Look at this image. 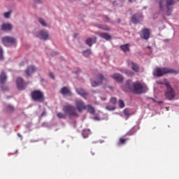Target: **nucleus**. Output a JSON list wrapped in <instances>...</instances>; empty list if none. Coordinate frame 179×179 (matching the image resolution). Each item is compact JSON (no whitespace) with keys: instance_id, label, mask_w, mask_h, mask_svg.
<instances>
[{"instance_id":"1","label":"nucleus","mask_w":179,"mask_h":179,"mask_svg":"<svg viewBox=\"0 0 179 179\" xmlns=\"http://www.w3.org/2000/svg\"><path fill=\"white\" fill-rule=\"evenodd\" d=\"M159 4V10L161 12L165 13L166 16H170L171 12H173V8L171 6L176 3V0H157Z\"/></svg>"},{"instance_id":"2","label":"nucleus","mask_w":179,"mask_h":179,"mask_svg":"<svg viewBox=\"0 0 179 179\" xmlns=\"http://www.w3.org/2000/svg\"><path fill=\"white\" fill-rule=\"evenodd\" d=\"M126 85L129 89L133 90L134 93H136V94H142V93H146V92H148L146 85L141 84L138 81L132 83L131 80H128Z\"/></svg>"},{"instance_id":"3","label":"nucleus","mask_w":179,"mask_h":179,"mask_svg":"<svg viewBox=\"0 0 179 179\" xmlns=\"http://www.w3.org/2000/svg\"><path fill=\"white\" fill-rule=\"evenodd\" d=\"M167 73H174V75H178V71L175 70L174 69L164 67L157 68L153 72L154 76H157V78H160V76H163V75H166Z\"/></svg>"},{"instance_id":"4","label":"nucleus","mask_w":179,"mask_h":179,"mask_svg":"<svg viewBox=\"0 0 179 179\" xmlns=\"http://www.w3.org/2000/svg\"><path fill=\"white\" fill-rule=\"evenodd\" d=\"M165 86L166 87V90L164 93V96L166 99L168 100H173L176 97V92H174V89L171 87V85L168 83H165Z\"/></svg>"},{"instance_id":"5","label":"nucleus","mask_w":179,"mask_h":179,"mask_svg":"<svg viewBox=\"0 0 179 179\" xmlns=\"http://www.w3.org/2000/svg\"><path fill=\"white\" fill-rule=\"evenodd\" d=\"M63 111L70 117H79V114L75 110V107L72 105H66L63 107Z\"/></svg>"},{"instance_id":"6","label":"nucleus","mask_w":179,"mask_h":179,"mask_svg":"<svg viewBox=\"0 0 179 179\" xmlns=\"http://www.w3.org/2000/svg\"><path fill=\"white\" fill-rule=\"evenodd\" d=\"M31 99L34 101H44V94L40 90H34L31 93Z\"/></svg>"},{"instance_id":"7","label":"nucleus","mask_w":179,"mask_h":179,"mask_svg":"<svg viewBox=\"0 0 179 179\" xmlns=\"http://www.w3.org/2000/svg\"><path fill=\"white\" fill-rule=\"evenodd\" d=\"M2 43L6 47L16 45V39L12 36H4L2 38Z\"/></svg>"},{"instance_id":"8","label":"nucleus","mask_w":179,"mask_h":179,"mask_svg":"<svg viewBox=\"0 0 179 179\" xmlns=\"http://www.w3.org/2000/svg\"><path fill=\"white\" fill-rule=\"evenodd\" d=\"M97 81H91V85L92 87H97V86H100V85L103 84V80H107V78L104 77L102 73H99L96 76Z\"/></svg>"},{"instance_id":"9","label":"nucleus","mask_w":179,"mask_h":179,"mask_svg":"<svg viewBox=\"0 0 179 179\" xmlns=\"http://www.w3.org/2000/svg\"><path fill=\"white\" fill-rule=\"evenodd\" d=\"M76 107L79 113H82L83 110H86L85 102L80 99L76 100Z\"/></svg>"},{"instance_id":"10","label":"nucleus","mask_w":179,"mask_h":179,"mask_svg":"<svg viewBox=\"0 0 179 179\" xmlns=\"http://www.w3.org/2000/svg\"><path fill=\"white\" fill-rule=\"evenodd\" d=\"M16 83L19 90H24V89H26V86H27V83H24L23 78L20 77L17 78Z\"/></svg>"},{"instance_id":"11","label":"nucleus","mask_w":179,"mask_h":179,"mask_svg":"<svg viewBox=\"0 0 179 179\" xmlns=\"http://www.w3.org/2000/svg\"><path fill=\"white\" fill-rule=\"evenodd\" d=\"M142 19H143V17L141 14H136L131 17V22L132 23H134V24H137V23H139Z\"/></svg>"},{"instance_id":"12","label":"nucleus","mask_w":179,"mask_h":179,"mask_svg":"<svg viewBox=\"0 0 179 179\" xmlns=\"http://www.w3.org/2000/svg\"><path fill=\"white\" fill-rule=\"evenodd\" d=\"M128 65L129 66H131V69L134 71V72H139L140 69H139V65H138V64L134 62H128Z\"/></svg>"},{"instance_id":"13","label":"nucleus","mask_w":179,"mask_h":179,"mask_svg":"<svg viewBox=\"0 0 179 179\" xmlns=\"http://www.w3.org/2000/svg\"><path fill=\"white\" fill-rule=\"evenodd\" d=\"M37 37L42 38V40H48V33L44 31H41L38 33Z\"/></svg>"},{"instance_id":"14","label":"nucleus","mask_w":179,"mask_h":179,"mask_svg":"<svg viewBox=\"0 0 179 179\" xmlns=\"http://www.w3.org/2000/svg\"><path fill=\"white\" fill-rule=\"evenodd\" d=\"M112 79H114V80H116V82H118L119 83H121L122 80H124V78H122V76H121L120 73H115L111 76Z\"/></svg>"},{"instance_id":"15","label":"nucleus","mask_w":179,"mask_h":179,"mask_svg":"<svg viewBox=\"0 0 179 179\" xmlns=\"http://www.w3.org/2000/svg\"><path fill=\"white\" fill-rule=\"evenodd\" d=\"M142 38H144V40H149V38L150 37V31L148 29H144L142 31Z\"/></svg>"},{"instance_id":"16","label":"nucleus","mask_w":179,"mask_h":179,"mask_svg":"<svg viewBox=\"0 0 179 179\" xmlns=\"http://www.w3.org/2000/svg\"><path fill=\"white\" fill-rule=\"evenodd\" d=\"M96 40H97V38L96 37L93 36L92 38H87L85 41V43H86L87 45L92 47L93 45V44H95Z\"/></svg>"},{"instance_id":"17","label":"nucleus","mask_w":179,"mask_h":179,"mask_svg":"<svg viewBox=\"0 0 179 179\" xmlns=\"http://www.w3.org/2000/svg\"><path fill=\"white\" fill-rule=\"evenodd\" d=\"M36 71V69H35L34 66H31L26 69L25 73H27V76H31V73H34Z\"/></svg>"},{"instance_id":"18","label":"nucleus","mask_w":179,"mask_h":179,"mask_svg":"<svg viewBox=\"0 0 179 179\" xmlns=\"http://www.w3.org/2000/svg\"><path fill=\"white\" fill-rule=\"evenodd\" d=\"M76 92L78 94H80V96H82V97H84V99H86V96H87V92L85 91V90L82 88H77L76 89Z\"/></svg>"},{"instance_id":"19","label":"nucleus","mask_w":179,"mask_h":179,"mask_svg":"<svg viewBox=\"0 0 179 179\" xmlns=\"http://www.w3.org/2000/svg\"><path fill=\"white\" fill-rule=\"evenodd\" d=\"M1 30H3V31H10V30H12V24H3L1 26Z\"/></svg>"},{"instance_id":"20","label":"nucleus","mask_w":179,"mask_h":179,"mask_svg":"<svg viewBox=\"0 0 179 179\" xmlns=\"http://www.w3.org/2000/svg\"><path fill=\"white\" fill-rule=\"evenodd\" d=\"M6 74L4 72H2L0 75V83L1 85H3L5 82H6Z\"/></svg>"},{"instance_id":"21","label":"nucleus","mask_w":179,"mask_h":179,"mask_svg":"<svg viewBox=\"0 0 179 179\" xmlns=\"http://www.w3.org/2000/svg\"><path fill=\"white\" fill-rule=\"evenodd\" d=\"M85 108V110H87L90 114H94V113H96V110H94V108L91 105H87Z\"/></svg>"},{"instance_id":"22","label":"nucleus","mask_w":179,"mask_h":179,"mask_svg":"<svg viewBox=\"0 0 179 179\" xmlns=\"http://www.w3.org/2000/svg\"><path fill=\"white\" fill-rule=\"evenodd\" d=\"M99 36L101 37L102 38H105V40H106L108 41V40H111V36H110L107 33H101L99 34Z\"/></svg>"},{"instance_id":"23","label":"nucleus","mask_w":179,"mask_h":179,"mask_svg":"<svg viewBox=\"0 0 179 179\" xmlns=\"http://www.w3.org/2000/svg\"><path fill=\"white\" fill-rule=\"evenodd\" d=\"M61 93L62 94H71V91L69 90V89L67 87H64L62 90H61Z\"/></svg>"},{"instance_id":"24","label":"nucleus","mask_w":179,"mask_h":179,"mask_svg":"<svg viewBox=\"0 0 179 179\" xmlns=\"http://www.w3.org/2000/svg\"><path fill=\"white\" fill-rule=\"evenodd\" d=\"M120 48L124 52H128L129 51V44L127 43L120 46Z\"/></svg>"},{"instance_id":"25","label":"nucleus","mask_w":179,"mask_h":179,"mask_svg":"<svg viewBox=\"0 0 179 179\" xmlns=\"http://www.w3.org/2000/svg\"><path fill=\"white\" fill-rule=\"evenodd\" d=\"M38 22H39V23H41V24H42V26H43L44 27H47V23L45 22L44 19L39 18Z\"/></svg>"},{"instance_id":"26","label":"nucleus","mask_w":179,"mask_h":179,"mask_svg":"<svg viewBox=\"0 0 179 179\" xmlns=\"http://www.w3.org/2000/svg\"><path fill=\"white\" fill-rule=\"evenodd\" d=\"M118 104L120 108H124V107H125V103L122 99L119 100Z\"/></svg>"},{"instance_id":"27","label":"nucleus","mask_w":179,"mask_h":179,"mask_svg":"<svg viewBox=\"0 0 179 179\" xmlns=\"http://www.w3.org/2000/svg\"><path fill=\"white\" fill-rule=\"evenodd\" d=\"M7 111L8 113H13V111H15V108L10 105H8L7 106Z\"/></svg>"},{"instance_id":"28","label":"nucleus","mask_w":179,"mask_h":179,"mask_svg":"<svg viewBox=\"0 0 179 179\" xmlns=\"http://www.w3.org/2000/svg\"><path fill=\"white\" fill-rule=\"evenodd\" d=\"M127 142V139L120 138L119 142L117 143V145L120 146L121 145H124Z\"/></svg>"},{"instance_id":"29","label":"nucleus","mask_w":179,"mask_h":179,"mask_svg":"<svg viewBox=\"0 0 179 179\" xmlns=\"http://www.w3.org/2000/svg\"><path fill=\"white\" fill-rule=\"evenodd\" d=\"M99 29H102V30H106V31H110V28L106 25H101L99 27Z\"/></svg>"},{"instance_id":"30","label":"nucleus","mask_w":179,"mask_h":179,"mask_svg":"<svg viewBox=\"0 0 179 179\" xmlns=\"http://www.w3.org/2000/svg\"><path fill=\"white\" fill-rule=\"evenodd\" d=\"M90 54H92V51L90 50H87L83 52V55H85V57H89Z\"/></svg>"},{"instance_id":"31","label":"nucleus","mask_w":179,"mask_h":179,"mask_svg":"<svg viewBox=\"0 0 179 179\" xmlns=\"http://www.w3.org/2000/svg\"><path fill=\"white\" fill-rule=\"evenodd\" d=\"M58 118H66V115L64 113H58L57 114Z\"/></svg>"},{"instance_id":"32","label":"nucleus","mask_w":179,"mask_h":179,"mask_svg":"<svg viewBox=\"0 0 179 179\" xmlns=\"http://www.w3.org/2000/svg\"><path fill=\"white\" fill-rule=\"evenodd\" d=\"M106 110H109V111H113V110H115V106H107L106 107Z\"/></svg>"},{"instance_id":"33","label":"nucleus","mask_w":179,"mask_h":179,"mask_svg":"<svg viewBox=\"0 0 179 179\" xmlns=\"http://www.w3.org/2000/svg\"><path fill=\"white\" fill-rule=\"evenodd\" d=\"M3 51L2 50V48L0 47V60L2 61L3 59Z\"/></svg>"},{"instance_id":"34","label":"nucleus","mask_w":179,"mask_h":179,"mask_svg":"<svg viewBox=\"0 0 179 179\" xmlns=\"http://www.w3.org/2000/svg\"><path fill=\"white\" fill-rule=\"evenodd\" d=\"M125 73L127 75V76H134V75H135V73L131 71H127L125 72Z\"/></svg>"},{"instance_id":"35","label":"nucleus","mask_w":179,"mask_h":179,"mask_svg":"<svg viewBox=\"0 0 179 179\" xmlns=\"http://www.w3.org/2000/svg\"><path fill=\"white\" fill-rule=\"evenodd\" d=\"M110 103H112V104H117V98L112 97L110 99Z\"/></svg>"},{"instance_id":"36","label":"nucleus","mask_w":179,"mask_h":179,"mask_svg":"<svg viewBox=\"0 0 179 179\" xmlns=\"http://www.w3.org/2000/svg\"><path fill=\"white\" fill-rule=\"evenodd\" d=\"M4 17H6V19H9V17H10V11L5 13Z\"/></svg>"},{"instance_id":"37","label":"nucleus","mask_w":179,"mask_h":179,"mask_svg":"<svg viewBox=\"0 0 179 179\" xmlns=\"http://www.w3.org/2000/svg\"><path fill=\"white\" fill-rule=\"evenodd\" d=\"M124 115H126L127 117H129V110H128V109H124Z\"/></svg>"},{"instance_id":"38","label":"nucleus","mask_w":179,"mask_h":179,"mask_svg":"<svg viewBox=\"0 0 179 179\" xmlns=\"http://www.w3.org/2000/svg\"><path fill=\"white\" fill-rule=\"evenodd\" d=\"M49 76L50 78H51V79H55V77L54 76V73H50Z\"/></svg>"},{"instance_id":"39","label":"nucleus","mask_w":179,"mask_h":179,"mask_svg":"<svg viewBox=\"0 0 179 179\" xmlns=\"http://www.w3.org/2000/svg\"><path fill=\"white\" fill-rule=\"evenodd\" d=\"M157 85H166V83H163V81L158 80L157 81Z\"/></svg>"},{"instance_id":"40","label":"nucleus","mask_w":179,"mask_h":179,"mask_svg":"<svg viewBox=\"0 0 179 179\" xmlns=\"http://www.w3.org/2000/svg\"><path fill=\"white\" fill-rule=\"evenodd\" d=\"M105 22H110V18L108 16H104Z\"/></svg>"},{"instance_id":"41","label":"nucleus","mask_w":179,"mask_h":179,"mask_svg":"<svg viewBox=\"0 0 179 179\" xmlns=\"http://www.w3.org/2000/svg\"><path fill=\"white\" fill-rule=\"evenodd\" d=\"M34 2H36V3H41V0H34Z\"/></svg>"},{"instance_id":"42","label":"nucleus","mask_w":179,"mask_h":179,"mask_svg":"<svg viewBox=\"0 0 179 179\" xmlns=\"http://www.w3.org/2000/svg\"><path fill=\"white\" fill-rule=\"evenodd\" d=\"M136 0H129V2H130V3H132L134 2H135Z\"/></svg>"},{"instance_id":"43","label":"nucleus","mask_w":179,"mask_h":179,"mask_svg":"<svg viewBox=\"0 0 179 179\" xmlns=\"http://www.w3.org/2000/svg\"><path fill=\"white\" fill-rule=\"evenodd\" d=\"M17 136H18L20 138H22V135H20L19 133L17 134Z\"/></svg>"},{"instance_id":"44","label":"nucleus","mask_w":179,"mask_h":179,"mask_svg":"<svg viewBox=\"0 0 179 179\" xmlns=\"http://www.w3.org/2000/svg\"><path fill=\"white\" fill-rule=\"evenodd\" d=\"M117 22H118V23H121V20L118 19Z\"/></svg>"},{"instance_id":"45","label":"nucleus","mask_w":179,"mask_h":179,"mask_svg":"<svg viewBox=\"0 0 179 179\" xmlns=\"http://www.w3.org/2000/svg\"><path fill=\"white\" fill-rule=\"evenodd\" d=\"M101 100H107L106 98H101Z\"/></svg>"},{"instance_id":"46","label":"nucleus","mask_w":179,"mask_h":179,"mask_svg":"<svg viewBox=\"0 0 179 179\" xmlns=\"http://www.w3.org/2000/svg\"><path fill=\"white\" fill-rule=\"evenodd\" d=\"M92 156H94V152H93L92 151L91 152Z\"/></svg>"},{"instance_id":"47","label":"nucleus","mask_w":179,"mask_h":179,"mask_svg":"<svg viewBox=\"0 0 179 179\" xmlns=\"http://www.w3.org/2000/svg\"><path fill=\"white\" fill-rule=\"evenodd\" d=\"M166 108L167 111H169V108H169V107H166Z\"/></svg>"},{"instance_id":"48","label":"nucleus","mask_w":179,"mask_h":179,"mask_svg":"<svg viewBox=\"0 0 179 179\" xmlns=\"http://www.w3.org/2000/svg\"><path fill=\"white\" fill-rule=\"evenodd\" d=\"M20 65V66H22L23 65V64H22V63H21Z\"/></svg>"},{"instance_id":"49","label":"nucleus","mask_w":179,"mask_h":179,"mask_svg":"<svg viewBox=\"0 0 179 179\" xmlns=\"http://www.w3.org/2000/svg\"><path fill=\"white\" fill-rule=\"evenodd\" d=\"M152 100H153V101H155V102L156 101L155 100V99H152Z\"/></svg>"},{"instance_id":"50","label":"nucleus","mask_w":179,"mask_h":179,"mask_svg":"<svg viewBox=\"0 0 179 179\" xmlns=\"http://www.w3.org/2000/svg\"><path fill=\"white\" fill-rule=\"evenodd\" d=\"M159 103H163V101H159Z\"/></svg>"},{"instance_id":"51","label":"nucleus","mask_w":179,"mask_h":179,"mask_svg":"<svg viewBox=\"0 0 179 179\" xmlns=\"http://www.w3.org/2000/svg\"><path fill=\"white\" fill-rule=\"evenodd\" d=\"M148 48H150V46H148Z\"/></svg>"},{"instance_id":"52","label":"nucleus","mask_w":179,"mask_h":179,"mask_svg":"<svg viewBox=\"0 0 179 179\" xmlns=\"http://www.w3.org/2000/svg\"><path fill=\"white\" fill-rule=\"evenodd\" d=\"M84 138H87V136H84Z\"/></svg>"},{"instance_id":"53","label":"nucleus","mask_w":179,"mask_h":179,"mask_svg":"<svg viewBox=\"0 0 179 179\" xmlns=\"http://www.w3.org/2000/svg\"><path fill=\"white\" fill-rule=\"evenodd\" d=\"M77 35L76 34H75V36H76Z\"/></svg>"}]
</instances>
